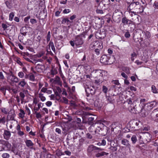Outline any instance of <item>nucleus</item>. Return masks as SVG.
<instances>
[{"mask_svg": "<svg viewBox=\"0 0 158 158\" xmlns=\"http://www.w3.org/2000/svg\"><path fill=\"white\" fill-rule=\"evenodd\" d=\"M117 123H113L111 126V130L112 131H113L114 129L115 128L116 126H115L117 124Z\"/></svg>", "mask_w": 158, "mask_h": 158, "instance_id": "48", "label": "nucleus"}, {"mask_svg": "<svg viewBox=\"0 0 158 158\" xmlns=\"http://www.w3.org/2000/svg\"><path fill=\"white\" fill-rule=\"evenodd\" d=\"M3 136L4 138L5 139L8 140L10 137L11 133L9 131L5 130L3 134Z\"/></svg>", "mask_w": 158, "mask_h": 158, "instance_id": "14", "label": "nucleus"}, {"mask_svg": "<svg viewBox=\"0 0 158 158\" xmlns=\"http://www.w3.org/2000/svg\"><path fill=\"white\" fill-rule=\"evenodd\" d=\"M52 102L49 101L45 103L46 105L48 107L52 105Z\"/></svg>", "mask_w": 158, "mask_h": 158, "instance_id": "59", "label": "nucleus"}, {"mask_svg": "<svg viewBox=\"0 0 158 158\" xmlns=\"http://www.w3.org/2000/svg\"><path fill=\"white\" fill-rule=\"evenodd\" d=\"M28 56L29 57H30L31 56V55L27 52H24L23 53V56Z\"/></svg>", "mask_w": 158, "mask_h": 158, "instance_id": "53", "label": "nucleus"}, {"mask_svg": "<svg viewBox=\"0 0 158 158\" xmlns=\"http://www.w3.org/2000/svg\"><path fill=\"white\" fill-rule=\"evenodd\" d=\"M108 155V153L105 152H102L100 153H98L96 154V156L97 157H99L101 156H102L105 155L106 156Z\"/></svg>", "mask_w": 158, "mask_h": 158, "instance_id": "19", "label": "nucleus"}, {"mask_svg": "<svg viewBox=\"0 0 158 158\" xmlns=\"http://www.w3.org/2000/svg\"><path fill=\"white\" fill-rule=\"evenodd\" d=\"M51 38V33L50 31H48V33L47 36V42H49Z\"/></svg>", "mask_w": 158, "mask_h": 158, "instance_id": "43", "label": "nucleus"}, {"mask_svg": "<svg viewBox=\"0 0 158 158\" xmlns=\"http://www.w3.org/2000/svg\"><path fill=\"white\" fill-rule=\"evenodd\" d=\"M84 87L87 97H88L90 94L92 95L94 93V88L92 86L85 85H84Z\"/></svg>", "mask_w": 158, "mask_h": 158, "instance_id": "4", "label": "nucleus"}, {"mask_svg": "<svg viewBox=\"0 0 158 158\" xmlns=\"http://www.w3.org/2000/svg\"><path fill=\"white\" fill-rule=\"evenodd\" d=\"M106 99L108 102L110 103H111L112 102V99L111 98V97L110 96H106Z\"/></svg>", "mask_w": 158, "mask_h": 158, "instance_id": "54", "label": "nucleus"}, {"mask_svg": "<svg viewBox=\"0 0 158 158\" xmlns=\"http://www.w3.org/2000/svg\"><path fill=\"white\" fill-rule=\"evenodd\" d=\"M131 13L130 14L131 16V17H133V16H134L135 18H134V20H136V19H138V16L136 14V12H131Z\"/></svg>", "mask_w": 158, "mask_h": 158, "instance_id": "39", "label": "nucleus"}, {"mask_svg": "<svg viewBox=\"0 0 158 158\" xmlns=\"http://www.w3.org/2000/svg\"><path fill=\"white\" fill-rule=\"evenodd\" d=\"M137 54L135 52H133L131 55V61H133L135 60V58H136L137 57Z\"/></svg>", "mask_w": 158, "mask_h": 158, "instance_id": "27", "label": "nucleus"}, {"mask_svg": "<svg viewBox=\"0 0 158 158\" xmlns=\"http://www.w3.org/2000/svg\"><path fill=\"white\" fill-rule=\"evenodd\" d=\"M1 111L5 114H7L9 112V110L4 107H1L0 108Z\"/></svg>", "mask_w": 158, "mask_h": 158, "instance_id": "18", "label": "nucleus"}, {"mask_svg": "<svg viewBox=\"0 0 158 158\" xmlns=\"http://www.w3.org/2000/svg\"><path fill=\"white\" fill-rule=\"evenodd\" d=\"M47 88H46L45 87H43L41 89V91L40 92H43L44 93H46L47 91Z\"/></svg>", "mask_w": 158, "mask_h": 158, "instance_id": "58", "label": "nucleus"}, {"mask_svg": "<svg viewBox=\"0 0 158 158\" xmlns=\"http://www.w3.org/2000/svg\"><path fill=\"white\" fill-rule=\"evenodd\" d=\"M120 13L119 11H115L112 16V18L114 20L117 22H118L120 21Z\"/></svg>", "mask_w": 158, "mask_h": 158, "instance_id": "7", "label": "nucleus"}, {"mask_svg": "<svg viewBox=\"0 0 158 158\" xmlns=\"http://www.w3.org/2000/svg\"><path fill=\"white\" fill-rule=\"evenodd\" d=\"M19 96L21 98V100L22 102L24 98L25 97V94L23 93L20 92L19 93Z\"/></svg>", "mask_w": 158, "mask_h": 158, "instance_id": "37", "label": "nucleus"}, {"mask_svg": "<svg viewBox=\"0 0 158 158\" xmlns=\"http://www.w3.org/2000/svg\"><path fill=\"white\" fill-rule=\"evenodd\" d=\"M16 62L18 64H19L20 65H23V63L22 62L20 61L19 59H17L16 60Z\"/></svg>", "mask_w": 158, "mask_h": 158, "instance_id": "64", "label": "nucleus"}, {"mask_svg": "<svg viewBox=\"0 0 158 158\" xmlns=\"http://www.w3.org/2000/svg\"><path fill=\"white\" fill-rule=\"evenodd\" d=\"M14 16V13L12 12L10 13L9 15V20L11 21L13 19V18Z\"/></svg>", "mask_w": 158, "mask_h": 158, "instance_id": "40", "label": "nucleus"}, {"mask_svg": "<svg viewBox=\"0 0 158 158\" xmlns=\"http://www.w3.org/2000/svg\"><path fill=\"white\" fill-rule=\"evenodd\" d=\"M96 12L98 14H103V10L100 9H97Z\"/></svg>", "mask_w": 158, "mask_h": 158, "instance_id": "62", "label": "nucleus"}, {"mask_svg": "<svg viewBox=\"0 0 158 158\" xmlns=\"http://www.w3.org/2000/svg\"><path fill=\"white\" fill-rule=\"evenodd\" d=\"M131 140L132 143L135 144L137 141V138L135 135H133L131 138Z\"/></svg>", "mask_w": 158, "mask_h": 158, "instance_id": "28", "label": "nucleus"}, {"mask_svg": "<svg viewBox=\"0 0 158 158\" xmlns=\"http://www.w3.org/2000/svg\"><path fill=\"white\" fill-rule=\"evenodd\" d=\"M110 58V57L106 55H103L100 58V61L105 64H110L112 62L109 61Z\"/></svg>", "mask_w": 158, "mask_h": 158, "instance_id": "5", "label": "nucleus"}, {"mask_svg": "<svg viewBox=\"0 0 158 158\" xmlns=\"http://www.w3.org/2000/svg\"><path fill=\"white\" fill-rule=\"evenodd\" d=\"M18 83V85L21 88H24L27 85H28V84L25 81L24 79H22Z\"/></svg>", "mask_w": 158, "mask_h": 158, "instance_id": "10", "label": "nucleus"}, {"mask_svg": "<svg viewBox=\"0 0 158 158\" xmlns=\"http://www.w3.org/2000/svg\"><path fill=\"white\" fill-rule=\"evenodd\" d=\"M23 57L27 61L31 63L33 62V61L31 60L28 58L27 57V56H23Z\"/></svg>", "mask_w": 158, "mask_h": 158, "instance_id": "56", "label": "nucleus"}, {"mask_svg": "<svg viewBox=\"0 0 158 158\" xmlns=\"http://www.w3.org/2000/svg\"><path fill=\"white\" fill-rule=\"evenodd\" d=\"M20 112L19 114V116L21 118H23L25 114V113L24 111L20 109Z\"/></svg>", "mask_w": 158, "mask_h": 158, "instance_id": "26", "label": "nucleus"}, {"mask_svg": "<svg viewBox=\"0 0 158 158\" xmlns=\"http://www.w3.org/2000/svg\"><path fill=\"white\" fill-rule=\"evenodd\" d=\"M123 69L127 73L129 74L130 73L129 69L128 67H124L123 68Z\"/></svg>", "mask_w": 158, "mask_h": 158, "instance_id": "33", "label": "nucleus"}, {"mask_svg": "<svg viewBox=\"0 0 158 158\" xmlns=\"http://www.w3.org/2000/svg\"><path fill=\"white\" fill-rule=\"evenodd\" d=\"M157 103L155 101L152 102L150 103H147L146 105L147 106V110H151L154 107L157 105Z\"/></svg>", "mask_w": 158, "mask_h": 158, "instance_id": "9", "label": "nucleus"}, {"mask_svg": "<svg viewBox=\"0 0 158 158\" xmlns=\"http://www.w3.org/2000/svg\"><path fill=\"white\" fill-rule=\"evenodd\" d=\"M70 22L69 20L67 18H64L61 22L62 24H65V23H67V24H68V23Z\"/></svg>", "mask_w": 158, "mask_h": 158, "instance_id": "29", "label": "nucleus"}, {"mask_svg": "<svg viewBox=\"0 0 158 158\" xmlns=\"http://www.w3.org/2000/svg\"><path fill=\"white\" fill-rule=\"evenodd\" d=\"M42 110H43V111L44 114V112L46 114H48V110L47 108H43L42 109Z\"/></svg>", "mask_w": 158, "mask_h": 158, "instance_id": "55", "label": "nucleus"}, {"mask_svg": "<svg viewBox=\"0 0 158 158\" xmlns=\"http://www.w3.org/2000/svg\"><path fill=\"white\" fill-rule=\"evenodd\" d=\"M95 146L92 145L89 147L88 148V150L89 152H91L93 150H95Z\"/></svg>", "mask_w": 158, "mask_h": 158, "instance_id": "31", "label": "nucleus"}, {"mask_svg": "<svg viewBox=\"0 0 158 158\" xmlns=\"http://www.w3.org/2000/svg\"><path fill=\"white\" fill-rule=\"evenodd\" d=\"M6 148L4 147V145L3 144V142L0 143V151H3V150H6Z\"/></svg>", "mask_w": 158, "mask_h": 158, "instance_id": "30", "label": "nucleus"}, {"mask_svg": "<svg viewBox=\"0 0 158 158\" xmlns=\"http://www.w3.org/2000/svg\"><path fill=\"white\" fill-rule=\"evenodd\" d=\"M45 52H41L36 55L37 57L40 58L44 55Z\"/></svg>", "mask_w": 158, "mask_h": 158, "instance_id": "34", "label": "nucleus"}, {"mask_svg": "<svg viewBox=\"0 0 158 158\" xmlns=\"http://www.w3.org/2000/svg\"><path fill=\"white\" fill-rule=\"evenodd\" d=\"M57 73V68H54L52 67L51 70V74L54 76Z\"/></svg>", "mask_w": 158, "mask_h": 158, "instance_id": "21", "label": "nucleus"}, {"mask_svg": "<svg viewBox=\"0 0 158 158\" xmlns=\"http://www.w3.org/2000/svg\"><path fill=\"white\" fill-rule=\"evenodd\" d=\"M103 104V103L101 100H96L94 102L95 106L98 108H100L102 106Z\"/></svg>", "mask_w": 158, "mask_h": 158, "instance_id": "11", "label": "nucleus"}, {"mask_svg": "<svg viewBox=\"0 0 158 158\" xmlns=\"http://www.w3.org/2000/svg\"><path fill=\"white\" fill-rule=\"evenodd\" d=\"M35 114L36 117L37 118H41L42 115L40 113H38L36 111H35Z\"/></svg>", "mask_w": 158, "mask_h": 158, "instance_id": "47", "label": "nucleus"}, {"mask_svg": "<svg viewBox=\"0 0 158 158\" xmlns=\"http://www.w3.org/2000/svg\"><path fill=\"white\" fill-rule=\"evenodd\" d=\"M2 27L3 28L4 30H5L6 28H7L8 27V26L7 25L5 24H4L3 23L2 24Z\"/></svg>", "mask_w": 158, "mask_h": 158, "instance_id": "63", "label": "nucleus"}, {"mask_svg": "<svg viewBox=\"0 0 158 158\" xmlns=\"http://www.w3.org/2000/svg\"><path fill=\"white\" fill-rule=\"evenodd\" d=\"M2 157L3 158H9L10 157V155L7 153H4L2 154Z\"/></svg>", "mask_w": 158, "mask_h": 158, "instance_id": "46", "label": "nucleus"}, {"mask_svg": "<svg viewBox=\"0 0 158 158\" xmlns=\"http://www.w3.org/2000/svg\"><path fill=\"white\" fill-rule=\"evenodd\" d=\"M71 10L70 9H66L64 10L63 11V13L64 14H67L70 12Z\"/></svg>", "mask_w": 158, "mask_h": 158, "instance_id": "50", "label": "nucleus"}, {"mask_svg": "<svg viewBox=\"0 0 158 158\" xmlns=\"http://www.w3.org/2000/svg\"><path fill=\"white\" fill-rule=\"evenodd\" d=\"M36 70L38 72H42L44 69V67L42 65L40 64H37L35 67Z\"/></svg>", "mask_w": 158, "mask_h": 158, "instance_id": "12", "label": "nucleus"}, {"mask_svg": "<svg viewBox=\"0 0 158 158\" xmlns=\"http://www.w3.org/2000/svg\"><path fill=\"white\" fill-rule=\"evenodd\" d=\"M151 90L152 92L154 94H157L158 93V89L154 85L152 86Z\"/></svg>", "mask_w": 158, "mask_h": 158, "instance_id": "22", "label": "nucleus"}, {"mask_svg": "<svg viewBox=\"0 0 158 158\" xmlns=\"http://www.w3.org/2000/svg\"><path fill=\"white\" fill-rule=\"evenodd\" d=\"M30 22L32 24L36 23H37L36 20L35 19H31L30 20Z\"/></svg>", "mask_w": 158, "mask_h": 158, "instance_id": "61", "label": "nucleus"}, {"mask_svg": "<svg viewBox=\"0 0 158 158\" xmlns=\"http://www.w3.org/2000/svg\"><path fill=\"white\" fill-rule=\"evenodd\" d=\"M115 144V143L114 142L112 141H111L110 144V146L109 148V149L113 152L116 151L117 149L116 145H114Z\"/></svg>", "mask_w": 158, "mask_h": 158, "instance_id": "15", "label": "nucleus"}, {"mask_svg": "<svg viewBox=\"0 0 158 158\" xmlns=\"http://www.w3.org/2000/svg\"><path fill=\"white\" fill-rule=\"evenodd\" d=\"M129 109L130 112L132 113L137 114L140 112V115L142 117H144L147 115V113H143V112H145V110L143 107H142L140 105H139L138 107H136V110H135V107H133V108L131 109L129 108Z\"/></svg>", "mask_w": 158, "mask_h": 158, "instance_id": "2", "label": "nucleus"}, {"mask_svg": "<svg viewBox=\"0 0 158 158\" xmlns=\"http://www.w3.org/2000/svg\"><path fill=\"white\" fill-rule=\"evenodd\" d=\"M82 35H77L75 38L74 41L71 40L69 43L72 47H74L75 44L76 46L82 45L83 43V40L82 39Z\"/></svg>", "mask_w": 158, "mask_h": 158, "instance_id": "3", "label": "nucleus"}, {"mask_svg": "<svg viewBox=\"0 0 158 158\" xmlns=\"http://www.w3.org/2000/svg\"><path fill=\"white\" fill-rule=\"evenodd\" d=\"M128 104L132 105V99L131 98L128 99L127 101Z\"/></svg>", "mask_w": 158, "mask_h": 158, "instance_id": "52", "label": "nucleus"}, {"mask_svg": "<svg viewBox=\"0 0 158 158\" xmlns=\"http://www.w3.org/2000/svg\"><path fill=\"white\" fill-rule=\"evenodd\" d=\"M146 102V100L144 98H141L140 100V104L139 105H141L142 107L144 108V107L145 105L144 103Z\"/></svg>", "mask_w": 158, "mask_h": 158, "instance_id": "25", "label": "nucleus"}, {"mask_svg": "<svg viewBox=\"0 0 158 158\" xmlns=\"http://www.w3.org/2000/svg\"><path fill=\"white\" fill-rule=\"evenodd\" d=\"M38 96L42 102H44L46 100V98L44 96V94L41 93L40 92L38 94Z\"/></svg>", "mask_w": 158, "mask_h": 158, "instance_id": "24", "label": "nucleus"}, {"mask_svg": "<svg viewBox=\"0 0 158 158\" xmlns=\"http://www.w3.org/2000/svg\"><path fill=\"white\" fill-rule=\"evenodd\" d=\"M6 121V118L4 116L1 118H0V124L2 123L4 124Z\"/></svg>", "mask_w": 158, "mask_h": 158, "instance_id": "32", "label": "nucleus"}, {"mask_svg": "<svg viewBox=\"0 0 158 158\" xmlns=\"http://www.w3.org/2000/svg\"><path fill=\"white\" fill-rule=\"evenodd\" d=\"M18 75L20 78H23L24 76V74L23 72L21 71L18 73Z\"/></svg>", "mask_w": 158, "mask_h": 158, "instance_id": "38", "label": "nucleus"}, {"mask_svg": "<svg viewBox=\"0 0 158 158\" xmlns=\"http://www.w3.org/2000/svg\"><path fill=\"white\" fill-rule=\"evenodd\" d=\"M125 36L127 38H129L130 37L131 35L129 33V32L128 31H127L125 33Z\"/></svg>", "mask_w": 158, "mask_h": 158, "instance_id": "60", "label": "nucleus"}, {"mask_svg": "<svg viewBox=\"0 0 158 158\" xmlns=\"http://www.w3.org/2000/svg\"><path fill=\"white\" fill-rule=\"evenodd\" d=\"M105 73V72L102 70L95 69L91 72V74L95 78L97 79L95 80V82L99 85L106 80Z\"/></svg>", "mask_w": 158, "mask_h": 158, "instance_id": "1", "label": "nucleus"}, {"mask_svg": "<svg viewBox=\"0 0 158 158\" xmlns=\"http://www.w3.org/2000/svg\"><path fill=\"white\" fill-rule=\"evenodd\" d=\"M108 89L105 86H103L102 87V91L105 94H106L107 92Z\"/></svg>", "mask_w": 158, "mask_h": 158, "instance_id": "49", "label": "nucleus"}, {"mask_svg": "<svg viewBox=\"0 0 158 158\" xmlns=\"http://www.w3.org/2000/svg\"><path fill=\"white\" fill-rule=\"evenodd\" d=\"M55 81L59 83L60 82V78L58 76H56L55 77Z\"/></svg>", "mask_w": 158, "mask_h": 158, "instance_id": "57", "label": "nucleus"}, {"mask_svg": "<svg viewBox=\"0 0 158 158\" xmlns=\"http://www.w3.org/2000/svg\"><path fill=\"white\" fill-rule=\"evenodd\" d=\"M129 142V141L126 139H123L121 140V143L123 145L130 148L131 145Z\"/></svg>", "mask_w": 158, "mask_h": 158, "instance_id": "13", "label": "nucleus"}, {"mask_svg": "<svg viewBox=\"0 0 158 158\" xmlns=\"http://www.w3.org/2000/svg\"><path fill=\"white\" fill-rule=\"evenodd\" d=\"M153 6L155 10L158 9V2H155L153 4Z\"/></svg>", "mask_w": 158, "mask_h": 158, "instance_id": "45", "label": "nucleus"}, {"mask_svg": "<svg viewBox=\"0 0 158 158\" xmlns=\"http://www.w3.org/2000/svg\"><path fill=\"white\" fill-rule=\"evenodd\" d=\"M25 142L27 146L28 147H31L34 145V143L30 140L27 139Z\"/></svg>", "mask_w": 158, "mask_h": 158, "instance_id": "16", "label": "nucleus"}, {"mask_svg": "<svg viewBox=\"0 0 158 158\" xmlns=\"http://www.w3.org/2000/svg\"><path fill=\"white\" fill-rule=\"evenodd\" d=\"M9 90L10 91H11L14 94H16L17 93V89L16 88H11V89L10 88Z\"/></svg>", "mask_w": 158, "mask_h": 158, "instance_id": "44", "label": "nucleus"}, {"mask_svg": "<svg viewBox=\"0 0 158 158\" xmlns=\"http://www.w3.org/2000/svg\"><path fill=\"white\" fill-rule=\"evenodd\" d=\"M15 116V114H13L11 115H8L7 116V120H15L14 118Z\"/></svg>", "mask_w": 158, "mask_h": 158, "instance_id": "20", "label": "nucleus"}, {"mask_svg": "<svg viewBox=\"0 0 158 158\" xmlns=\"http://www.w3.org/2000/svg\"><path fill=\"white\" fill-rule=\"evenodd\" d=\"M29 79L32 81H35V77L34 75L33 74H30V76L29 77Z\"/></svg>", "mask_w": 158, "mask_h": 158, "instance_id": "35", "label": "nucleus"}, {"mask_svg": "<svg viewBox=\"0 0 158 158\" xmlns=\"http://www.w3.org/2000/svg\"><path fill=\"white\" fill-rule=\"evenodd\" d=\"M5 77L2 72H0V79L1 80H3L5 79Z\"/></svg>", "mask_w": 158, "mask_h": 158, "instance_id": "51", "label": "nucleus"}, {"mask_svg": "<svg viewBox=\"0 0 158 158\" xmlns=\"http://www.w3.org/2000/svg\"><path fill=\"white\" fill-rule=\"evenodd\" d=\"M128 8L130 10H132L134 9H136V8H141V6L139 5V2H132L130 3L129 6Z\"/></svg>", "mask_w": 158, "mask_h": 158, "instance_id": "6", "label": "nucleus"}, {"mask_svg": "<svg viewBox=\"0 0 158 158\" xmlns=\"http://www.w3.org/2000/svg\"><path fill=\"white\" fill-rule=\"evenodd\" d=\"M7 79L9 81L12 82L13 83H17L19 82V78L14 75H10L8 76Z\"/></svg>", "mask_w": 158, "mask_h": 158, "instance_id": "8", "label": "nucleus"}, {"mask_svg": "<svg viewBox=\"0 0 158 158\" xmlns=\"http://www.w3.org/2000/svg\"><path fill=\"white\" fill-rule=\"evenodd\" d=\"M142 34L144 35L145 38L146 39L149 38L151 37V34L148 31H143Z\"/></svg>", "mask_w": 158, "mask_h": 158, "instance_id": "23", "label": "nucleus"}, {"mask_svg": "<svg viewBox=\"0 0 158 158\" xmlns=\"http://www.w3.org/2000/svg\"><path fill=\"white\" fill-rule=\"evenodd\" d=\"M128 20L125 17L123 18L122 20V23L124 24H127L128 22Z\"/></svg>", "mask_w": 158, "mask_h": 158, "instance_id": "41", "label": "nucleus"}, {"mask_svg": "<svg viewBox=\"0 0 158 158\" xmlns=\"http://www.w3.org/2000/svg\"><path fill=\"white\" fill-rule=\"evenodd\" d=\"M3 142L4 147L6 148V150L10 149L11 148V144L7 141H4Z\"/></svg>", "mask_w": 158, "mask_h": 158, "instance_id": "17", "label": "nucleus"}, {"mask_svg": "<svg viewBox=\"0 0 158 158\" xmlns=\"http://www.w3.org/2000/svg\"><path fill=\"white\" fill-rule=\"evenodd\" d=\"M39 101V100L36 98H33V105L35 104L36 105L38 104Z\"/></svg>", "mask_w": 158, "mask_h": 158, "instance_id": "42", "label": "nucleus"}, {"mask_svg": "<svg viewBox=\"0 0 158 158\" xmlns=\"http://www.w3.org/2000/svg\"><path fill=\"white\" fill-rule=\"evenodd\" d=\"M136 11L137 13H140L143 12V7L141 6V8H140L139 9V8H136Z\"/></svg>", "mask_w": 158, "mask_h": 158, "instance_id": "36", "label": "nucleus"}]
</instances>
